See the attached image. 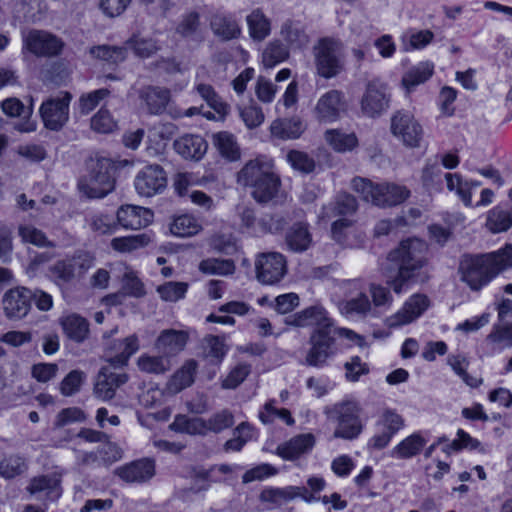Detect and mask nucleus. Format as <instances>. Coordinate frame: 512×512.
I'll return each mask as SVG.
<instances>
[{
    "mask_svg": "<svg viewBox=\"0 0 512 512\" xmlns=\"http://www.w3.org/2000/svg\"><path fill=\"white\" fill-rule=\"evenodd\" d=\"M428 246L418 238L402 240L392 249L387 259L398 267L395 275L389 276L387 284L396 294L406 291L421 276V271L428 263Z\"/></svg>",
    "mask_w": 512,
    "mask_h": 512,
    "instance_id": "f257e3e1",
    "label": "nucleus"
},
{
    "mask_svg": "<svg viewBox=\"0 0 512 512\" xmlns=\"http://www.w3.org/2000/svg\"><path fill=\"white\" fill-rule=\"evenodd\" d=\"M512 266V245L485 255H464L459 264L461 279L472 290L478 291L496 275Z\"/></svg>",
    "mask_w": 512,
    "mask_h": 512,
    "instance_id": "f03ea898",
    "label": "nucleus"
},
{
    "mask_svg": "<svg viewBox=\"0 0 512 512\" xmlns=\"http://www.w3.org/2000/svg\"><path fill=\"white\" fill-rule=\"evenodd\" d=\"M238 184L252 189L251 195L258 203H268L278 193L281 181L273 171L270 160H249L237 174Z\"/></svg>",
    "mask_w": 512,
    "mask_h": 512,
    "instance_id": "7ed1b4c3",
    "label": "nucleus"
},
{
    "mask_svg": "<svg viewBox=\"0 0 512 512\" xmlns=\"http://www.w3.org/2000/svg\"><path fill=\"white\" fill-rule=\"evenodd\" d=\"M351 187L364 201L383 208L397 206L410 196L405 186L389 182L374 183L359 176L352 179Z\"/></svg>",
    "mask_w": 512,
    "mask_h": 512,
    "instance_id": "20e7f679",
    "label": "nucleus"
},
{
    "mask_svg": "<svg viewBox=\"0 0 512 512\" xmlns=\"http://www.w3.org/2000/svg\"><path fill=\"white\" fill-rule=\"evenodd\" d=\"M317 75L324 79L337 77L345 70V45L335 37H322L313 46Z\"/></svg>",
    "mask_w": 512,
    "mask_h": 512,
    "instance_id": "39448f33",
    "label": "nucleus"
},
{
    "mask_svg": "<svg viewBox=\"0 0 512 512\" xmlns=\"http://www.w3.org/2000/svg\"><path fill=\"white\" fill-rule=\"evenodd\" d=\"M115 165L108 158L90 160L88 174L78 181L79 191L87 198H103L114 189Z\"/></svg>",
    "mask_w": 512,
    "mask_h": 512,
    "instance_id": "423d86ee",
    "label": "nucleus"
},
{
    "mask_svg": "<svg viewBox=\"0 0 512 512\" xmlns=\"http://www.w3.org/2000/svg\"><path fill=\"white\" fill-rule=\"evenodd\" d=\"M361 408L356 401L343 400L325 408V414L330 420L337 422L333 436L345 440L357 438L363 429L360 420Z\"/></svg>",
    "mask_w": 512,
    "mask_h": 512,
    "instance_id": "0eeeda50",
    "label": "nucleus"
},
{
    "mask_svg": "<svg viewBox=\"0 0 512 512\" xmlns=\"http://www.w3.org/2000/svg\"><path fill=\"white\" fill-rule=\"evenodd\" d=\"M93 265L94 257L91 253L77 251L52 264L49 267L50 278L56 285L63 286L82 277Z\"/></svg>",
    "mask_w": 512,
    "mask_h": 512,
    "instance_id": "6e6552de",
    "label": "nucleus"
},
{
    "mask_svg": "<svg viewBox=\"0 0 512 512\" xmlns=\"http://www.w3.org/2000/svg\"><path fill=\"white\" fill-rule=\"evenodd\" d=\"M334 326L327 325L314 329L309 337L310 348L305 356V364L312 367H324L335 354Z\"/></svg>",
    "mask_w": 512,
    "mask_h": 512,
    "instance_id": "1a4fd4ad",
    "label": "nucleus"
},
{
    "mask_svg": "<svg viewBox=\"0 0 512 512\" xmlns=\"http://www.w3.org/2000/svg\"><path fill=\"white\" fill-rule=\"evenodd\" d=\"M71 95L68 92L61 96L49 98L40 107V116L45 128L51 131H59L69 120V105Z\"/></svg>",
    "mask_w": 512,
    "mask_h": 512,
    "instance_id": "9d476101",
    "label": "nucleus"
},
{
    "mask_svg": "<svg viewBox=\"0 0 512 512\" xmlns=\"http://www.w3.org/2000/svg\"><path fill=\"white\" fill-rule=\"evenodd\" d=\"M390 92L386 83L373 79L366 85L361 98V111L364 115L375 118L389 108Z\"/></svg>",
    "mask_w": 512,
    "mask_h": 512,
    "instance_id": "9b49d317",
    "label": "nucleus"
},
{
    "mask_svg": "<svg viewBox=\"0 0 512 512\" xmlns=\"http://www.w3.org/2000/svg\"><path fill=\"white\" fill-rule=\"evenodd\" d=\"M257 280L264 285H274L286 274V260L278 252L261 253L255 260Z\"/></svg>",
    "mask_w": 512,
    "mask_h": 512,
    "instance_id": "f8f14e48",
    "label": "nucleus"
},
{
    "mask_svg": "<svg viewBox=\"0 0 512 512\" xmlns=\"http://www.w3.org/2000/svg\"><path fill=\"white\" fill-rule=\"evenodd\" d=\"M391 132L409 147H418L423 136L421 125L409 111H397L392 116Z\"/></svg>",
    "mask_w": 512,
    "mask_h": 512,
    "instance_id": "ddd939ff",
    "label": "nucleus"
},
{
    "mask_svg": "<svg viewBox=\"0 0 512 512\" xmlns=\"http://www.w3.org/2000/svg\"><path fill=\"white\" fill-rule=\"evenodd\" d=\"M32 289L17 287L8 290L2 299L5 316L12 321H18L26 317L31 310Z\"/></svg>",
    "mask_w": 512,
    "mask_h": 512,
    "instance_id": "4468645a",
    "label": "nucleus"
},
{
    "mask_svg": "<svg viewBox=\"0 0 512 512\" xmlns=\"http://www.w3.org/2000/svg\"><path fill=\"white\" fill-rule=\"evenodd\" d=\"M166 184V173L157 164L145 166L139 171L134 181L137 193L145 197H151L162 192Z\"/></svg>",
    "mask_w": 512,
    "mask_h": 512,
    "instance_id": "2eb2a0df",
    "label": "nucleus"
},
{
    "mask_svg": "<svg viewBox=\"0 0 512 512\" xmlns=\"http://www.w3.org/2000/svg\"><path fill=\"white\" fill-rule=\"evenodd\" d=\"M25 46L36 56L52 57L61 53L64 42L49 32L33 30L26 36Z\"/></svg>",
    "mask_w": 512,
    "mask_h": 512,
    "instance_id": "dca6fc26",
    "label": "nucleus"
},
{
    "mask_svg": "<svg viewBox=\"0 0 512 512\" xmlns=\"http://www.w3.org/2000/svg\"><path fill=\"white\" fill-rule=\"evenodd\" d=\"M118 367L112 365L101 368L94 386V394L102 400H110L114 397L115 391L125 384L128 376L124 372H117Z\"/></svg>",
    "mask_w": 512,
    "mask_h": 512,
    "instance_id": "f3484780",
    "label": "nucleus"
},
{
    "mask_svg": "<svg viewBox=\"0 0 512 512\" xmlns=\"http://www.w3.org/2000/svg\"><path fill=\"white\" fill-rule=\"evenodd\" d=\"M429 303L428 297L424 294L412 295L397 313L388 318L389 327H398L415 321L427 310Z\"/></svg>",
    "mask_w": 512,
    "mask_h": 512,
    "instance_id": "a211bd4d",
    "label": "nucleus"
},
{
    "mask_svg": "<svg viewBox=\"0 0 512 512\" xmlns=\"http://www.w3.org/2000/svg\"><path fill=\"white\" fill-rule=\"evenodd\" d=\"M115 475L127 483H143L155 475V461L143 458L115 469Z\"/></svg>",
    "mask_w": 512,
    "mask_h": 512,
    "instance_id": "6ab92c4d",
    "label": "nucleus"
},
{
    "mask_svg": "<svg viewBox=\"0 0 512 512\" xmlns=\"http://www.w3.org/2000/svg\"><path fill=\"white\" fill-rule=\"evenodd\" d=\"M189 334L184 330L165 329L155 341L156 350L168 359L184 350Z\"/></svg>",
    "mask_w": 512,
    "mask_h": 512,
    "instance_id": "aec40b11",
    "label": "nucleus"
},
{
    "mask_svg": "<svg viewBox=\"0 0 512 512\" xmlns=\"http://www.w3.org/2000/svg\"><path fill=\"white\" fill-rule=\"evenodd\" d=\"M342 111H344L343 93L338 90L326 92L315 106L316 118L324 122L337 120Z\"/></svg>",
    "mask_w": 512,
    "mask_h": 512,
    "instance_id": "412c9836",
    "label": "nucleus"
},
{
    "mask_svg": "<svg viewBox=\"0 0 512 512\" xmlns=\"http://www.w3.org/2000/svg\"><path fill=\"white\" fill-rule=\"evenodd\" d=\"M286 324L295 327H309L315 326V329L327 325L328 327L334 326L333 321L327 316L326 310L319 305L310 306L286 319Z\"/></svg>",
    "mask_w": 512,
    "mask_h": 512,
    "instance_id": "4be33fe9",
    "label": "nucleus"
},
{
    "mask_svg": "<svg viewBox=\"0 0 512 512\" xmlns=\"http://www.w3.org/2000/svg\"><path fill=\"white\" fill-rule=\"evenodd\" d=\"M117 220L126 229L138 230L153 221V212L141 206L125 205L118 209Z\"/></svg>",
    "mask_w": 512,
    "mask_h": 512,
    "instance_id": "5701e85b",
    "label": "nucleus"
},
{
    "mask_svg": "<svg viewBox=\"0 0 512 512\" xmlns=\"http://www.w3.org/2000/svg\"><path fill=\"white\" fill-rule=\"evenodd\" d=\"M301 497L305 502L311 503L317 500L316 496L309 493L306 487L287 486L284 488H269L261 493V499L276 505H283L287 502Z\"/></svg>",
    "mask_w": 512,
    "mask_h": 512,
    "instance_id": "b1692460",
    "label": "nucleus"
},
{
    "mask_svg": "<svg viewBox=\"0 0 512 512\" xmlns=\"http://www.w3.org/2000/svg\"><path fill=\"white\" fill-rule=\"evenodd\" d=\"M26 490L37 500L55 501L61 496L60 480L50 475L32 478Z\"/></svg>",
    "mask_w": 512,
    "mask_h": 512,
    "instance_id": "393cba45",
    "label": "nucleus"
},
{
    "mask_svg": "<svg viewBox=\"0 0 512 512\" xmlns=\"http://www.w3.org/2000/svg\"><path fill=\"white\" fill-rule=\"evenodd\" d=\"M357 208L358 203L353 195L339 193L333 201L322 207L319 218L327 222L338 216L351 215Z\"/></svg>",
    "mask_w": 512,
    "mask_h": 512,
    "instance_id": "a878e982",
    "label": "nucleus"
},
{
    "mask_svg": "<svg viewBox=\"0 0 512 512\" xmlns=\"http://www.w3.org/2000/svg\"><path fill=\"white\" fill-rule=\"evenodd\" d=\"M280 35L288 47L294 50L305 48L310 37L306 31V25L296 19H287L283 22L280 29Z\"/></svg>",
    "mask_w": 512,
    "mask_h": 512,
    "instance_id": "bb28decb",
    "label": "nucleus"
},
{
    "mask_svg": "<svg viewBox=\"0 0 512 512\" xmlns=\"http://www.w3.org/2000/svg\"><path fill=\"white\" fill-rule=\"evenodd\" d=\"M210 29L222 41L237 39L241 34L238 22L229 14L217 11L210 17Z\"/></svg>",
    "mask_w": 512,
    "mask_h": 512,
    "instance_id": "cd10ccee",
    "label": "nucleus"
},
{
    "mask_svg": "<svg viewBox=\"0 0 512 512\" xmlns=\"http://www.w3.org/2000/svg\"><path fill=\"white\" fill-rule=\"evenodd\" d=\"M139 98L145 103L150 114H162L171 99L170 90L159 86H145L139 91Z\"/></svg>",
    "mask_w": 512,
    "mask_h": 512,
    "instance_id": "c85d7f7f",
    "label": "nucleus"
},
{
    "mask_svg": "<svg viewBox=\"0 0 512 512\" xmlns=\"http://www.w3.org/2000/svg\"><path fill=\"white\" fill-rule=\"evenodd\" d=\"M59 324L65 336L76 343H83L89 337V322L79 314L63 315L59 318Z\"/></svg>",
    "mask_w": 512,
    "mask_h": 512,
    "instance_id": "c756f323",
    "label": "nucleus"
},
{
    "mask_svg": "<svg viewBox=\"0 0 512 512\" xmlns=\"http://www.w3.org/2000/svg\"><path fill=\"white\" fill-rule=\"evenodd\" d=\"M315 444L311 433L299 434L277 447V454L285 460H295L310 451Z\"/></svg>",
    "mask_w": 512,
    "mask_h": 512,
    "instance_id": "7c9ffc66",
    "label": "nucleus"
},
{
    "mask_svg": "<svg viewBox=\"0 0 512 512\" xmlns=\"http://www.w3.org/2000/svg\"><path fill=\"white\" fill-rule=\"evenodd\" d=\"M207 148L206 140L200 135H184L174 142L175 151L185 159L200 160Z\"/></svg>",
    "mask_w": 512,
    "mask_h": 512,
    "instance_id": "2f4dec72",
    "label": "nucleus"
},
{
    "mask_svg": "<svg viewBox=\"0 0 512 512\" xmlns=\"http://www.w3.org/2000/svg\"><path fill=\"white\" fill-rule=\"evenodd\" d=\"M246 23L250 37L261 42L271 33V21L260 8H256L246 16Z\"/></svg>",
    "mask_w": 512,
    "mask_h": 512,
    "instance_id": "473e14b6",
    "label": "nucleus"
},
{
    "mask_svg": "<svg viewBox=\"0 0 512 512\" xmlns=\"http://www.w3.org/2000/svg\"><path fill=\"white\" fill-rule=\"evenodd\" d=\"M285 241L291 251H306L312 243L307 224L302 222L293 224L286 232Z\"/></svg>",
    "mask_w": 512,
    "mask_h": 512,
    "instance_id": "72a5a7b5",
    "label": "nucleus"
},
{
    "mask_svg": "<svg viewBox=\"0 0 512 512\" xmlns=\"http://www.w3.org/2000/svg\"><path fill=\"white\" fill-rule=\"evenodd\" d=\"M425 444L426 440L419 433H414L396 445L391 456L397 459L412 458L421 452Z\"/></svg>",
    "mask_w": 512,
    "mask_h": 512,
    "instance_id": "f704fd0d",
    "label": "nucleus"
},
{
    "mask_svg": "<svg viewBox=\"0 0 512 512\" xmlns=\"http://www.w3.org/2000/svg\"><path fill=\"white\" fill-rule=\"evenodd\" d=\"M197 370V362L193 359L186 361L183 366L177 370L169 381V390L177 393L189 387L194 382V376Z\"/></svg>",
    "mask_w": 512,
    "mask_h": 512,
    "instance_id": "c9c22d12",
    "label": "nucleus"
},
{
    "mask_svg": "<svg viewBox=\"0 0 512 512\" xmlns=\"http://www.w3.org/2000/svg\"><path fill=\"white\" fill-rule=\"evenodd\" d=\"M485 226L494 234L507 231L512 226V211L495 206L487 212Z\"/></svg>",
    "mask_w": 512,
    "mask_h": 512,
    "instance_id": "e433bc0d",
    "label": "nucleus"
},
{
    "mask_svg": "<svg viewBox=\"0 0 512 512\" xmlns=\"http://www.w3.org/2000/svg\"><path fill=\"white\" fill-rule=\"evenodd\" d=\"M170 429L190 435H205L207 433L206 420L202 418H189L186 415H177L170 424Z\"/></svg>",
    "mask_w": 512,
    "mask_h": 512,
    "instance_id": "4c0bfd02",
    "label": "nucleus"
},
{
    "mask_svg": "<svg viewBox=\"0 0 512 512\" xmlns=\"http://www.w3.org/2000/svg\"><path fill=\"white\" fill-rule=\"evenodd\" d=\"M304 129L302 121L298 118L277 120L271 125L272 134L282 139H297L301 136Z\"/></svg>",
    "mask_w": 512,
    "mask_h": 512,
    "instance_id": "58836bf2",
    "label": "nucleus"
},
{
    "mask_svg": "<svg viewBox=\"0 0 512 512\" xmlns=\"http://www.w3.org/2000/svg\"><path fill=\"white\" fill-rule=\"evenodd\" d=\"M138 368L149 374H164L171 369L170 360L161 354L160 356L141 355L137 360Z\"/></svg>",
    "mask_w": 512,
    "mask_h": 512,
    "instance_id": "ea45409f",
    "label": "nucleus"
},
{
    "mask_svg": "<svg viewBox=\"0 0 512 512\" xmlns=\"http://www.w3.org/2000/svg\"><path fill=\"white\" fill-rule=\"evenodd\" d=\"M89 53L92 57L110 64L123 62L127 56L126 48L110 45L93 46L89 49Z\"/></svg>",
    "mask_w": 512,
    "mask_h": 512,
    "instance_id": "a19ab883",
    "label": "nucleus"
},
{
    "mask_svg": "<svg viewBox=\"0 0 512 512\" xmlns=\"http://www.w3.org/2000/svg\"><path fill=\"white\" fill-rule=\"evenodd\" d=\"M325 140L337 152L350 151L358 143L355 134H347L337 129L327 130L325 132Z\"/></svg>",
    "mask_w": 512,
    "mask_h": 512,
    "instance_id": "79ce46f5",
    "label": "nucleus"
},
{
    "mask_svg": "<svg viewBox=\"0 0 512 512\" xmlns=\"http://www.w3.org/2000/svg\"><path fill=\"white\" fill-rule=\"evenodd\" d=\"M214 144L219 153L228 160L239 159L240 150L234 136L228 132H219L213 136Z\"/></svg>",
    "mask_w": 512,
    "mask_h": 512,
    "instance_id": "37998d69",
    "label": "nucleus"
},
{
    "mask_svg": "<svg viewBox=\"0 0 512 512\" xmlns=\"http://www.w3.org/2000/svg\"><path fill=\"white\" fill-rule=\"evenodd\" d=\"M150 242L146 234L116 237L111 240V247L121 253H130L139 248L145 247Z\"/></svg>",
    "mask_w": 512,
    "mask_h": 512,
    "instance_id": "c03bdc74",
    "label": "nucleus"
},
{
    "mask_svg": "<svg viewBox=\"0 0 512 512\" xmlns=\"http://www.w3.org/2000/svg\"><path fill=\"white\" fill-rule=\"evenodd\" d=\"M119 353L109 359V363L117 367H123L127 364L129 358L138 351V337L133 334L119 342Z\"/></svg>",
    "mask_w": 512,
    "mask_h": 512,
    "instance_id": "a18cd8bd",
    "label": "nucleus"
},
{
    "mask_svg": "<svg viewBox=\"0 0 512 512\" xmlns=\"http://www.w3.org/2000/svg\"><path fill=\"white\" fill-rule=\"evenodd\" d=\"M18 234L25 243L42 248L55 247V244L47 238L46 234L42 230L32 225H20L18 228Z\"/></svg>",
    "mask_w": 512,
    "mask_h": 512,
    "instance_id": "49530a36",
    "label": "nucleus"
},
{
    "mask_svg": "<svg viewBox=\"0 0 512 512\" xmlns=\"http://www.w3.org/2000/svg\"><path fill=\"white\" fill-rule=\"evenodd\" d=\"M200 225L196 219L190 215H181L174 219L170 226V231L177 237H189L197 234Z\"/></svg>",
    "mask_w": 512,
    "mask_h": 512,
    "instance_id": "de8ad7c7",
    "label": "nucleus"
},
{
    "mask_svg": "<svg viewBox=\"0 0 512 512\" xmlns=\"http://www.w3.org/2000/svg\"><path fill=\"white\" fill-rule=\"evenodd\" d=\"M199 270L204 274L229 275L234 272L235 265L232 260L209 258L200 262Z\"/></svg>",
    "mask_w": 512,
    "mask_h": 512,
    "instance_id": "09e8293b",
    "label": "nucleus"
},
{
    "mask_svg": "<svg viewBox=\"0 0 512 512\" xmlns=\"http://www.w3.org/2000/svg\"><path fill=\"white\" fill-rule=\"evenodd\" d=\"M433 73V64L423 62L413 67L403 77V83L407 88L414 87L427 81Z\"/></svg>",
    "mask_w": 512,
    "mask_h": 512,
    "instance_id": "8fccbe9b",
    "label": "nucleus"
},
{
    "mask_svg": "<svg viewBox=\"0 0 512 512\" xmlns=\"http://www.w3.org/2000/svg\"><path fill=\"white\" fill-rule=\"evenodd\" d=\"M127 45L141 58H149L159 49L157 41L152 38L133 36L127 41Z\"/></svg>",
    "mask_w": 512,
    "mask_h": 512,
    "instance_id": "3c124183",
    "label": "nucleus"
},
{
    "mask_svg": "<svg viewBox=\"0 0 512 512\" xmlns=\"http://www.w3.org/2000/svg\"><path fill=\"white\" fill-rule=\"evenodd\" d=\"M445 180L448 190L455 191L465 206L472 207V193L469 192L468 184H464L461 176L456 173H446Z\"/></svg>",
    "mask_w": 512,
    "mask_h": 512,
    "instance_id": "603ef678",
    "label": "nucleus"
},
{
    "mask_svg": "<svg viewBox=\"0 0 512 512\" xmlns=\"http://www.w3.org/2000/svg\"><path fill=\"white\" fill-rule=\"evenodd\" d=\"M227 352L224 340L219 336H208L204 339V353L206 358L220 363Z\"/></svg>",
    "mask_w": 512,
    "mask_h": 512,
    "instance_id": "864d4df0",
    "label": "nucleus"
},
{
    "mask_svg": "<svg viewBox=\"0 0 512 512\" xmlns=\"http://www.w3.org/2000/svg\"><path fill=\"white\" fill-rule=\"evenodd\" d=\"M25 470V460L19 455H10L0 462V475L7 479L20 475Z\"/></svg>",
    "mask_w": 512,
    "mask_h": 512,
    "instance_id": "5fc2aeb1",
    "label": "nucleus"
},
{
    "mask_svg": "<svg viewBox=\"0 0 512 512\" xmlns=\"http://www.w3.org/2000/svg\"><path fill=\"white\" fill-rule=\"evenodd\" d=\"M187 288L185 282L170 281L158 286L157 292L164 301L176 302L185 296Z\"/></svg>",
    "mask_w": 512,
    "mask_h": 512,
    "instance_id": "6e6d98bb",
    "label": "nucleus"
},
{
    "mask_svg": "<svg viewBox=\"0 0 512 512\" xmlns=\"http://www.w3.org/2000/svg\"><path fill=\"white\" fill-rule=\"evenodd\" d=\"M110 91L106 88H101L80 96L78 105L80 113L83 115L89 114L94 110L101 100L109 96Z\"/></svg>",
    "mask_w": 512,
    "mask_h": 512,
    "instance_id": "4d7b16f0",
    "label": "nucleus"
},
{
    "mask_svg": "<svg viewBox=\"0 0 512 512\" xmlns=\"http://www.w3.org/2000/svg\"><path fill=\"white\" fill-rule=\"evenodd\" d=\"M287 161L291 166L302 173H311L315 169V161L306 152L291 150L287 153Z\"/></svg>",
    "mask_w": 512,
    "mask_h": 512,
    "instance_id": "13d9d810",
    "label": "nucleus"
},
{
    "mask_svg": "<svg viewBox=\"0 0 512 512\" xmlns=\"http://www.w3.org/2000/svg\"><path fill=\"white\" fill-rule=\"evenodd\" d=\"M287 47L280 42L270 43L263 52V63L266 67H273L288 57Z\"/></svg>",
    "mask_w": 512,
    "mask_h": 512,
    "instance_id": "bf43d9fd",
    "label": "nucleus"
},
{
    "mask_svg": "<svg viewBox=\"0 0 512 512\" xmlns=\"http://www.w3.org/2000/svg\"><path fill=\"white\" fill-rule=\"evenodd\" d=\"M234 424V416L233 414L227 410H221L215 414H213L206 421V429L208 431H212L214 433H219L227 428H230Z\"/></svg>",
    "mask_w": 512,
    "mask_h": 512,
    "instance_id": "052dcab7",
    "label": "nucleus"
},
{
    "mask_svg": "<svg viewBox=\"0 0 512 512\" xmlns=\"http://www.w3.org/2000/svg\"><path fill=\"white\" fill-rule=\"evenodd\" d=\"M85 374L80 370H72L60 383V391L64 396H72L80 390Z\"/></svg>",
    "mask_w": 512,
    "mask_h": 512,
    "instance_id": "680f3d73",
    "label": "nucleus"
},
{
    "mask_svg": "<svg viewBox=\"0 0 512 512\" xmlns=\"http://www.w3.org/2000/svg\"><path fill=\"white\" fill-rule=\"evenodd\" d=\"M116 127L117 124L110 112L105 109H100L91 119V128L99 133L113 132Z\"/></svg>",
    "mask_w": 512,
    "mask_h": 512,
    "instance_id": "e2e57ef3",
    "label": "nucleus"
},
{
    "mask_svg": "<svg viewBox=\"0 0 512 512\" xmlns=\"http://www.w3.org/2000/svg\"><path fill=\"white\" fill-rule=\"evenodd\" d=\"M341 309L346 314L365 315L370 311L371 303L368 296L361 293L357 297L343 303Z\"/></svg>",
    "mask_w": 512,
    "mask_h": 512,
    "instance_id": "0e129e2a",
    "label": "nucleus"
},
{
    "mask_svg": "<svg viewBox=\"0 0 512 512\" xmlns=\"http://www.w3.org/2000/svg\"><path fill=\"white\" fill-rule=\"evenodd\" d=\"M86 420L85 413L77 407L62 409L55 418L54 427L62 428L70 423L84 422Z\"/></svg>",
    "mask_w": 512,
    "mask_h": 512,
    "instance_id": "69168bd1",
    "label": "nucleus"
},
{
    "mask_svg": "<svg viewBox=\"0 0 512 512\" xmlns=\"http://www.w3.org/2000/svg\"><path fill=\"white\" fill-rule=\"evenodd\" d=\"M457 436V439L443 448L445 453L450 454L451 452L459 451L463 448L476 449L480 446V442L477 439L472 438L462 429L458 430Z\"/></svg>",
    "mask_w": 512,
    "mask_h": 512,
    "instance_id": "338daca9",
    "label": "nucleus"
},
{
    "mask_svg": "<svg viewBox=\"0 0 512 512\" xmlns=\"http://www.w3.org/2000/svg\"><path fill=\"white\" fill-rule=\"evenodd\" d=\"M89 227L99 234L112 233L116 225L112 217L105 214H94L88 220Z\"/></svg>",
    "mask_w": 512,
    "mask_h": 512,
    "instance_id": "774afa93",
    "label": "nucleus"
}]
</instances>
